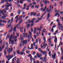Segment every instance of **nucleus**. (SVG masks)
Listing matches in <instances>:
<instances>
[{"mask_svg":"<svg viewBox=\"0 0 63 63\" xmlns=\"http://www.w3.org/2000/svg\"><path fill=\"white\" fill-rule=\"evenodd\" d=\"M13 37H12V36H11L9 38V44L10 45L11 44L12 45H14V44H15V42H14V40H13L12 38Z\"/></svg>","mask_w":63,"mask_h":63,"instance_id":"obj_1","label":"nucleus"},{"mask_svg":"<svg viewBox=\"0 0 63 63\" xmlns=\"http://www.w3.org/2000/svg\"><path fill=\"white\" fill-rule=\"evenodd\" d=\"M12 5V4L11 3H10L9 4L8 3H7L5 5V7H6L7 8H5V9L6 10H8V8L9 7H10V6H11Z\"/></svg>","mask_w":63,"mask_h":63,"instance_id":"obj_2","label":"nucleus"},{"mask_svg":"<svg viewBox=\"0 0 63 63\" xmlns=\"http://www.w3.org/2000/svg\"><path fill=\"white\" fill-rule=\"evenodd\" d=\"M4 47H5V45H3L2 46L1 48V47H0V51H1L2 50V49H4ZM2 55V53H0V57H1V56Z\"/></svg>","mask_w":63,"mask_h":63,"instance_id":"obj_3","label":"nucleus"},{"mask_svg":"<svg viewBox=\"0 0 63 63\" xmlns=\"http://www.w3.org/2000/svg\"><path fill=\"white\" fill-rule=\"evenodd\" d=\"M13 50V48H10H10H9L7 49V52H9V54H11V51H12Z\"/></svg>","mask_w":63,"mask_h":63,"instance_id":"obj_4","label":"nucleus"},{"mask_svg":"<svg viewBox=\"0 0 63 63\" xmlns=\"http://www.w3.org/2000/svg\"><path fill=\"white\" fill-rule=\"evenodd\" d=\"M36 55L37 56V57L38 58H41L42 57V54H39L38 53H37L36 54Z\"/></svg>","mask_w":63,"mask_h":63,"instance_id":"obj_5","label":"nucleus"},{"mask_svg":"<svg viewBox=\"0 0 63 63\" xmlns=\"http://www.w3.org/2000/svg\"><path fill=\"white\" fill-rule=\"evenodd\" d=\"M27 42H28V41L27 40H26L25 41L23 40V43L25 45H26L27 44Z\"/></svg>","mask_w":63,"mask_h":63,"instance_id":"obj_6","label":"nucleus"},{"mask_svg":"<svg viewBox=\"0 0 63 63\" xmlns=\"http://www.w3.org/2000/svg\"><path fill=\"white\" fill-rule=\"evenodd\" d=\"M55 56H56V54L55 53H54V55L53 54L52 55V57L53 59H55L56 58L55 57Z\"/></svg>","mask_w":63,"mask_h":63,"instance_id":"obj_7","label":"nucleus"},{"mask_svg":"<svg viewBox=\"0 0 63 63\" xmlns=\"http://www.w3.org/2000/svg\"><path fill=\"white\" fill-rule=\"evenodd\" d=\"M27 38H28V42H30V39L32 38V36H29L28 35Z\"/></svg>","mask_w":63,"mask_h":63,"instance_id":"obj_8","label":"nucleus"},{"mask_svg":"<svg viewBox=\"0 0 63 63\" xmlns=\"http://www.w3.org/2000/svg\"><path fill=\"white\" fill-rule=\"evenodd\" d=\"M12 56L10 55H8V57H10L9 58H9H8V60L9 61L10 60V59H11V58H12V57H12L13 56L12 55Z\"/></svg>","mask_w":63,"mask_h":63,"instance_id":"obj_9","label":"nucleus"},{"mask_svg":"<svg viewBox=\"0 0 63 63\" xmlns=\"http://www.w3.org/2000/svg\"><path fill=\"white\" fill-rule=\"evenodd\" d=\"M55 40H54L55 43V44H56L57 43V37L56 36H55Z\"/></svg>","mask_w":63,"mask_h":63,"instance_id":"obj_10","label":"nucleus"},{"mask_svg":"<svg viewBox=\"0 0 63 63\" xmlns=\"http://www.w3.org/2000/svg\"><path fill=\"white\" fill-rule=\"evenodd\" d=\"M31 16H32V15H33V16H34H34H36V14H37V13H36L34 12L33 13L32 12H31Z\"/></svg>","mask_w":63,"mask_h":63,"instance_id":"obj_11","label":"nucleus"},{"mask_svg":"<svg viewBox=\"0 0 63 63\" xmlns=\"http://www.w3.org/2000/svg\"><path fill=\"white\" fill-rule=\"evenodd\" d=\"M58 16V17L59 16H60V15L59 14V13H56L54 15L55 16Z\"/></svg>","mask_w":63,"mask_h":63,"instance_id":"obj_12","label":"nucleus"},{"mask_svg":"<svg viewBox=\"0 0 63 63\" xmlns=\"http://www.w3.org/2000/svg\"><path fill=\"white\" fill-rule=\"evenodd\" d=\"M36 31H37V28L36 27L34 28V30L33 31V33L34 34H35Z\"/></svg>","mask_w":63,"mask_h":63,"instance_id":"obj_13","label":"nucleus"},{"mask_svg":"<svg viewBox=\"0 0 63 63\" xmlns=\"http://www.w3.org/2000/svg\"><path fill=\"white\" fill-rule=\"evenodd\" d=\"M22 16H20L17 19V20H20L21 19V18H22Z\"/></svg>","mask_w":63,"mask_h":63,"instance_id":"obj_14","label":"nucleus"},{"mask_svg":"<svg viewBox=\"0 0 63 63\" xmlns=\"http://www.w3.org/2000/svg\"><path fill=\"white\" fill-rule=\"evenodd\" d=\"M21 10L20 9H19L18 10L17 12V14L18 15H20V11Z\"/></svg>","mask_w":63,"mask_h":63,"instance_id":"obj_15","label":"nucleus"},{"mask_svg":"<svg viewBox=\"0 0 63 63\" xmlns=\"http://www.w3.org/2000/svg\"><path fill=\"white\" fill-rule=\"evenodd\" d=\"M50 13H49L48 14V15L47 16V19H48V18H49V17H50V16H50Z\"/></svg>","mask_w":63,"mask_h":63,"instance_id":"obj_16","label":"nucleus"},{"mask_svg":"<svg viewBox=\"0 0 63 63\" xmlns=\"http://www.w3.org/2000/svg\"><path fill=\"white\" fill-rule=\"evenodd\" d=\"M29 34H30V37H32V33L31 32V31H29Z\"/></svg>","mask_w":63,"mask_h":63,"instance_id":"obj_17","label":"nucleus"},{"mask_svg":"<svg viewBox=\"0 0 63 63\" xmlns=\"http://www.w3.org/2000/svg\"><path fill=\"white\" fill-rule=\"evenodd\" d=\"M4 53L5 54H6V53H7V51L6 50V49H4Z\"/></svg>","mask_w":63,"mask_h":63,"instance_id":"obj_18","label":"nucleus"},{"mask_svg":"<svg viewBox=\"0 0 63 63\" xmlns=\"http://www.w3.org/2000/svg\"><path fill=\"white\" fill-rule=\"evenodd\" d=\"M16 52H15L13 53V54H12V57H13V56H15V55H16Z\"/></svg>","mask_w":63,"mask_h":63,"instance_id":"obj_19","label":"nucleus"},{"mask_svg":"<svg viewBox=\"0 0 63 63\" xmlns=\"http://www.w3.org/2000/svg\"><path fill=\"white\" fill-rule=\"evenodd\" d=\"M20 61V60H19V58H17V63H19V62Z\"/></svg>","mask_w":63,"mask_h":63,"instance_id":"obj_20","label":"nucleus"},{"mask_svg":"<svg viewBox=\"0 0 63 63\" xmlns=\"http://www.w3.org/2000/svg\"><path fill=\"white\" fill-rule=\"evenodd\" d=\"M45 1L44 2V5H45L46 4H47V0H45Z\"/></svg>","mask_w":63,"mask_h":63,"instance_id":"obj_21","label":"nucleus"},{"mask_svg":"<svg viewBox=\"0 0 63 63\" xmlns=\"http://www.w3.org/2000/svg\"><path fill=\"white\" fill-rule=\"evenodd\" d=\"M37 20V18H33L32 20L33 21H35V20Z\"/></svg>","mask_w":63,"mask_h":63,"instance_id":"obj_22","label":"nucleus"},{"mask_svg":"<svg viewBox=\"0 0 63 63\" xmlns=\"http://www.w3.org/2000/svg\"><path fill=\"white\" fill-rule=\"evenodd\" d=\"M7 1H9L10 3H12V1H13V0H7Z\"/></svg>","mask_w":63,"mask_h":63,"instance_id":"obj_23","label":"nucleus"},{"mask_svg":"<svg viewBox=\"0 0 63 63\" xmlns=\"http://www.w3.org/2000/svg\"><path fill=\"white\" fill-rule=\"evenodd\" d=\"M16 27H15L14 28L13 30L14 31H15V32H16Z\"/></svg>","mask_w":63,"mask_h":63,"instance_id":"obj_24","label":"nucleus"},{"mask_svg":"<svg viewBox=\"0 0 63 63\" xmlns=\"http://www.w3.org/2000/svg\"><path fill=\"white\" fill-rule=\"evenodd\" d=\"M15 37H13V38L14 39V41L15 42H16V41H17V39H16V38H15Z\"/></svg>","mask_w":63,"mask_h":63,"instance_id":"obj_25","label":"nucleus"},{"mask_svg":"<svg viewBox=\"0 0 63 63\" xmlns=\"http://www.w3.org/2000/svg\"><path fill=\"white\" fill-rule=\"evenodd\" d=\"M8 47L9 46H7L5 47V49H6L7 51H8V49L9 48Z\"/></svg>","mask_w":63,"mask_h":63,"instance_id":"obj_26","label":"nucleus"},{"mask_svg":"<svg viewBox=\"0 0 63 63\" xmlns=\"http://www.w3.org/2000/svg\"><path fill=\"white\" fill-rule=\"evenodd\" d=\"M59 30H62V31H63V27L59 28Z\"/></svg>","mask_w":63,"mask_h":63,"instance_id":"obj_27","label":"nucleus"},{"mask_svg":"<svg viewBox=\"0 0 63 63\" xmlns=\"http://www.w3.org/2000/svg\"><path fill=\"white\" fill-rule=\"evenodd\" d=\"M60 27H58V28H61V27H63L62 26V24H60Z\"/></svg>","mask_w":63,"mask_h":63,"instance_id":"obj_28","label":"nucleus"},{"mask_svg":"<svg viewBox=\"0 0 63 63\" xmlns=\"http://www.w3.org/2000/svg\"><path fill=\"white\" fill-rule=\"evenodd\" d=\"M39 5H36L35 6V8H36L37 9H38V8L39 7Z\"/></svg>","mask_w":63,"mask_h":63,"instance_id":"obj_29","label":"nucleus"},{"mask_svg":"<svg viewBox=\"0 0 63 63\" xmlns=\"http://www.w3.org/2000/svg\"><path fill=\"white\" fill-rule=\"evenodd\" d=\"M47 5H46L45 6L44 8V10H43V11H45L46 10V9H47V8H47Z\"/></svg>","mask_w":63,"mask_h":63,"instance_id":"obj_30","label":"nucleus"},{"mask_svg":"<svg viewBox=\"0 0 63 63\" xmlns=\"http://www.w3.org/2000/svg\"><path fill=\"white\" fill-rule=\"evenodd\" d=\"M22 36L23 37H24V38L25 37V33H23Z\"/></svg>","mask_w":63,"mask_h":63,"instance_id":"obj_31","label":"nucleus"},{"mask_svg":"<svg viewBox=\"0 0 63 63\" xmlns=\"http://www.w3.org/2000/svg\"><path fill=\"white\" fill-rule=\"evenodd\" d=\"M47 54V51L44 52V53H43V54Z\"/></svg>","mask_w":63,"mask_h":63,"instance_id":"obj_32","label":"nucleus"},{"mask_svg":"<svg viewBox=\"0 0 63 63\" xmlns=\"http://www.w3.org/2000/svg\"><path fill=\"white\" fill-rule=\"evenodd\" d=\"M20 23H21L20 22H19V23L18 24V25H17V26H16V27H17V26H18V25L19 26V25Z\"/></svg>","mask_w":63,"mask_h":63,"instance_id":"obj_33","label":"nucleus"},{"mask_svg":"<svg viewBox=\"0 0 63 63\" xmlns=\"http://www.w3.org/2000/svg\"><path fill=\"white\" fill-rule=\"evenodd\" d=\"M3 23H6V21L5 20H2V22Z\"/></svg>","mask_w":63,"mask_h":63,"instance_id":"obj_34","label":"nucleus"},{"mask_svg":"<svg viewBox=\"0 0 63 63\" xmlns=\"http://www.w3.org/2000/svg\"><path fill=\"white\" fill-rule=\"evenodd\" d=\"M40 11H44V9H43L42 8H40Z\"/></svg>","mask_w":63,"mask_h":63,"instance_id":"obj_35","label":"nucleus"},{"mask_svg":"<svg viewBox=\"0 0 63 63\" xmlns=\"http://www.w3.org/2000/svg\"><path fill=\"white\" fill-rule=\"evenodd\" d=\"M13 20H14V19L13 18H11V23H12V22H13Z\"/></svg>","mask_w":63,"mask_h":63,"instance_id":"obj_36","label":"nucleus"},{"mask_svg":"<svg viewBox=\"0 0 63 63\" xmlns=\"http://www.w3.org/2000/svg\"><path fill=\"white\" fill-rule=\"evenodd\" d=\"M32 4H34V6H36V3L35 2H33Z\"/></svg>","mask_w":63,"mask_h":63,"instance_id":"obj_37","label":"nucleus"},{"mask_svg":"<svg viewBox=\"0 0 63 63\" xmlns=\"http://www.w3.org/2000/svg\"><path fill=\"white\" fill-rule=\"evenodd\" d=\"M6 27L7 28H9V27H10L9 25L7 24V25Z\"/></svg>","mask_w":63,"mask_h":63,"instance_id":"obj_38","label":"nucleus"},{"mask_svg":"<svg viewBox=\"0 0 63 63\" xmlns=\"http://www.w3.org/2000/svg\"><path fill=\"white\" fill-rule=\"evenodd\" d=\"M12 30H13V28H11L10 30V32H9L10 33H11V32H12Z\"/></svg>","mask_w":63,"mask_h":63,"instance_id":"obj_39","label":"nucleus"},{"mask_svg":"<svg viewBox=\"0 0 63 63\" xmlns=\"http://www.w3.org/2000/svg\"><path fill=\"white\" fill-rule=\"evenodd\" d=\"M4 3V0H1V3Z\"/></svg>","mask_w":63,"mask_h":63,"instance_id":"obj_40","label":"nucleus"},{"mask_svg":"<svg viewBox=\"0 0 63 63\" xmlns=\"http://www.w3.org/2000/svg\"><path fill=\"white\" fill-rule=\"evenodd\" d=\"M27 34H28V33H26V34H25V37H26L27 38V37L28 36H27Z\"/></svg>","mask_w":63,"mask_h":63,"instance_id":"obj_41","label":"nucleus"},{"mask_svg":"<svg viewBox=\"0 0 63 63\" xmlns=\"http://www.w3.org/2000/svg\"><path fill=\"white\" fill-rule=\"evenodd\" d=\"M38 47V46H37V45H35V49H37V48H38V47Z\"/></svg>","mask_w":63,"mask_h":63,"instance_id":"obj_42","label":"nucleus"},{"mask_svg":"<svg viewBox=\"0 0 63 63\" xmlns=\"http://www.w3.org/2000/svg\"><path fill=\"white\" fill-rule=\"evenodd\" d=\"M18 16H19V15H17L15 17V19H16V18H17Z\"/></svg>","mask_w":63,"mask_h":63,"instance_id":"obj_43","label":"nucleus"},{"mask_svg":"<svg viewBox=\"0 0 63 63\" xmlns=\"http://www.w3.org/2000/svg\"><path fill=\"white\" fill-rule=\"evenodd\" d=\"M56 21H57V22H59V21H60V20L59 19H57L56 20Z\"/></svg>","mask_w":63,"mask_h":63,"instance_id":"obj_44","label":"nucleus"},{"mask_svg":"<svg viewBox=\"0 0 63 63\" xmlns=\"http://www.w3.org/2000/svg\"><path fill=\"white\" fill-rule=\"evenodd\" d=\"M31 21L32 23H34V21H33V20H31Z\"/></svg>","mask_w":63,"mask_h":63,"instance_id":"obj_45","label":"nucleus"},{"mask_svg":"<svg viewBox=\"0 0 63 63\" xmlns=\"http://www.w3.org/2000/svg\"><path fill=\"white\" fill-rule=\"evenodd\" d=\"M51 32H53V28L52 29H51V31H50L51 32Z\"/></svg>","mask_w":63,"mask_h":63,"instance_id":"obj_46","label":"nucleus"},{"mask_svg":"<svg viewBox=\"0 0 63 63\" xmlns=\"http://www.w3.org/2000/svg\"><path fill=\"white\" fill-rule=\"evenodd\" d=\"M38 40L37 39H36V41L35 42L36 43H38Z\"/></svg>","mask_w":63,"mask_h":63,"instance_id":"obj_47","label":"nucleus"},{"mask_svg":"<svg viewBox=\"0 0 63 63\" xmlns=\"http://www.w3.org/2000/svg\"><path fill=\"white\" fill-rule=\"evenodd\" d=\"M43 40L46 41V38L44 36L43 37Z\"/></svg>","mask_w":63,"mask_h":63,"instance_id":"obj_48","label":"nucleus"},{"mask_svg":"<svg viewBox=\"0 0 63 63\" xmlns=\"http://www.w3.org/2000/svg\"><path fill=\"white\" fill-rule=\"evenodd\" d=\"M31 32H33V29L32 28H31Z\"/></svg>","mask_w":63,"mask_h":63,"instance_id":"obj_49","label":"nucleus"},{"mask_svg":"<svg viewBox=\"0 0 63 63\" xmlns=\"http://www.w3.org/2000/svg\"><path fill=\"white\" fill-rule=\"evenodd\" d=\"M37 19L38 20H41V18H40L39 17L37 18Z\"/></svg>","mask_w":63,"mask_h":63,"instance_id":"obj_50","label":"nucleus"},{"mask_svg":"<svg viewBox=\"0 0 63 63\" xmlns=\"http://www.w3.org/2000/svg\"><path fill=\"white\" fill-rule=\"evenodd\" d=\"M44 52L43 51H41V53H43V54H44Z\"/></svg>","mask_w":63,"mask_h":63,"instance_id":"obj_51","label":"nucleus"},{"mask_svg":"<svg viewBox=\"0 0 63 63\" xmlns=\"http://www.w3.org/2000/svg\"><path fill=\"white\" fill-rule=\"evenodd\" d=\"M20 40H23V37H21Z\"/></svg>","mask_w":63,"mask_h":63,"instance_id":"obj_52","label":"nucleus"},{"mask_svg":"<svg viewBox=\"0 0 63 63\" xmlns=\"http://www.w3.org/2000/svg\"><path fill=\"white\" fill-rule=\"evenodd\" d=\"M20 3H23V1H22V0H20Z\"/></svg>","mask_w":63,"mask_h":63,"instance_id":"obj_53","label":"nucleus"},{"mask_svg":"<svg viewBox=\"0 0 63 63\" xmlns=\"http://www.w3.org/2000/svg\"><path fill=\"white\" fill-rule=\"evenodd\" d=\"M24 54V52H23L22 51L21 52V54L22 55H23Z\"/></svg>","mask_w":63,"mask_h":63,"instance_id":"obj_54","label":"nucleus"},{"mask_svg":"<svg viewBox=\"0 0 63 63\" xmlns=\"http://www.w3.org/2000/svg\"><path fill=\"white\" fill-rule=\"evenodd\" d=\"M39 43H41V39H39Z\"/></svg>","mask_w":63,"mask_h":63,"instance_id":"obj_55","label":"nucleus"},{"mask_svg":"<svg viewBox=\"0 0 63 63\" xmlns=\"http://www.w3.org/2000/svg\"><path fill=\"white\" fill-rule=\"evenodd\" d=\"M5 45H6V46H9V44H8V42L6 43Z\"/></svg>","mask_w":63,"mask_h":63,"instance_id":"obj_56","label":"nucleus"},{"mask_svg":"<svg viewBox=\"0 0 63 63\" xmlns=\"http://www.w3.org/2000/svg\"><path fill=\"white\" fill-rule=\"evenodd\" d=\"M11 22V20H9L8 21V23H9L10 22Z\"/></svg>","mask_w":63,"mask_h":63,"instance_id":"obj_57","label":"nucleus"},{"mask_svg":"<svg viewBox=\"0 0 63 63\" xmlns=\"http://www.w3.org/2000/svg\"><path fill=\"white\" fill-rule=\"evenodd\" d=\"M36 35L37 36H39V33L37 32L36 33Z\"/></svg>","mask_w":63,"mask_h":63,"instance_id":"obj_58","label":"nucleus"},{"mask_svg":"<svg viewBox=\"0 0 63 63\" xmlns=\"http://www.w3.org/2000/svg\"><path fill=\"white\" fill-rule=\"evenodd\" d=\"M29 6H32V3H31V4H29Z\"/></svg>","mask_w":63,"mask_h":63,"instance_id":"obj_59","label":"nucleus"},{"mask_svg":"<svg viewBox=\"0 0 63 63\" xmlns=\"http://www.w3.org/2000/svg\"><path fill=\"white\" fill-rule=\"evenodd\" d=\"M34 23H32L31 24V26H33L34 25Z\"/></svg>","mask_w":63,"mask_h":63,"instance_id":"obj_60","label":"nucleus"},{"mask_svg":"<svg viewBox=\"0 0 63 63\" xmlns=\"http://www.w3.org/2000/svg\"><path fill=\"white\" fill-rule=\"evenodd\" d=\"M38 21H39V20H37L36 21H35V23H37V22H38Z\"/></svg>","mask_w":63,"mask_h":63,"instance_id":"obj_61","label":"nucleus"},{"mask_svg":"<svg viewBox=\"0 0 63 63\" xmlns=\"http://www.w3.org/2000/svg\"><path fill=\"white\" fill-rule=\"evenodd\" d=\"M24 7H25L26 8V4H24Z\"/></svg>","mask_w":63,"mask_h":63,"instance_id":"obj_62","label":"nucleus"},{"mask_svg":"<svg viewBox=\"0 0 63 63\" xmlns=\"http://www.w3.org/2000/svg\"><path fill=\"white\" fill-rule=\"evenodd\" d=\"M60 14H63V11H61L60 12Z\"/></svg>","mask_w":63,"mask_h":63,"instance_id":"obj_63","label":"nucleus"},{"mask_svg":"<svg viewBox=\"0 0 63 63\" xmlns=\"http://www.w3.org/2000/svg\"><path fill=\"white\" fill-rule=\"evenodd\" d=\"M32 9H34V6L32 5Z\"/></svg>","mask_w":63,"mask_h":63,"instance_id":"obj_64","label":"nucleus"}]
</instances>
